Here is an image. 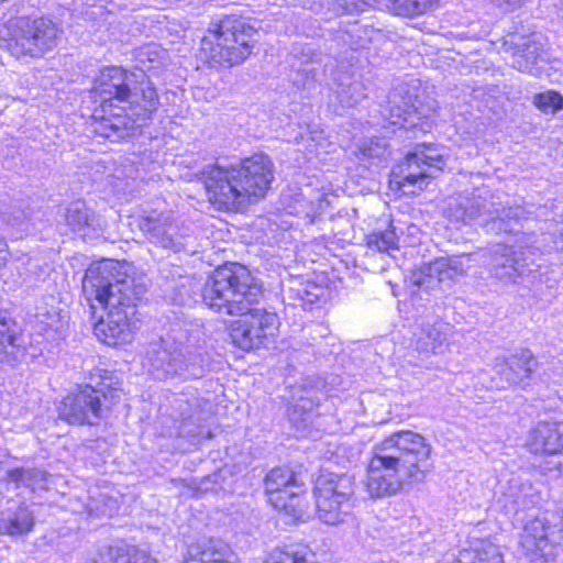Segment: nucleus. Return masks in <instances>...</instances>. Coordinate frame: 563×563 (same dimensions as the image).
Segmentation results:
<instances>
[{"label": "nucleus", "instance_id": "obj_32", "mask_svg": "<svg viewBox=\"0 0 563 563\" xmlns=\"http://www.w3.org/2000/svg\"><path fill=\"white\" fill-rule=\"evenodd\" d=\"M314 553L303 543H290L278 547L269 554L271 563H312Z\"/></svg>", "mask_w": 563, "mask_h": 563}, {"label": "nucleus", "instance_id": "obj_43", "mask_svg": "<svg viewBox=\"0 0 563 563\" xmlns=\"http://www.w3.org/2000/svg\"><path fill=\"white\" fill-rule=\"evenodd\" d=\"M303 71H305L306 74H311V73H312V69H311L310 67H306V68H303Z\"/></svg>", "mask_w": 563, "mask_h": 563}, {"label": "nucleus", "instance_id": "obj_36", "mask_svg": "<svg viewBox=\"0 0 563 563\" xmlns=\"http://www.w3.org/2000/svg\"><path fill=\"white\" fill-rule=\"evenodd\" d=\"M314 402L309 397H299V399L288 409L289 420L298 428L305 429L312 417Z\"/></svg>", "mask_w": 563, "mask_h": 563}, {"label": "nucleus", "instance_id": "obj_2", "mask_svg": "<svg viewBox=\"0 0 563 563\" xmlns=\"http://www.w3.org/2000/svg\"><path fill=\"white\" fill-rule=\"evenodd\" d=\"M261 295V285L239 264L216 269L202 289V299L211 309L240 317L232 323L230 336L244 351L261 346L278 329L276 313L254 307Z\"/></svg>", "mask_w": 563, "mask_h": 563}, {"label": "nucleus", "instance_id": "obj_27", "mask_svg": "<svg viewBox=\"0 0 563 563\" xmlns=\"http://www.w3.org/2000/svg\"><path fill=\"white\" fill-rule=\"evenodd\" d=\"M145 558L144 551H140L122 540L104 547L99 554V560L103 563H139Z\"/></svg>", "mask_w": 563, "mask_h": 563}, {"label": "nucleus", "instance_id": "obj_30", "mask_svg": "<svg viewBox=\"0 0 563 563\" xmlns=\"http://www.w3.org/2000/svg\"><path fill=\"white\" fill-rule=\"evenodd\" d=\"M66 222L74 232L82 235L87 234L88 229L97 231L100 228L99 219L81 201H75L69 205L66 211Z\"/></svg>", "mask_w": 563, "mask_h": 563}, {"label": "nucleus", "instance_id": "obj_7", "mask_svg": "<svg viewBox=\"0 0 563 563\" xmlns=\"http://www.w3.org/2000/svg\"><path fill=\"white\" fill-rule=\"evenodd\" d=\"M448 217L455 222L470 224L474 221L487 228L488 232L514 233L519 231V220L525 217V209L517 207L496 208L492 202L487 207L482 196L463 197L451 202L448 207Z\"/></svg>", "mask_w": 563, "mask_h": 563}, {"label": "nucleus", "instance_id": "obj_41", "mask_svg": "<svg viewBox=\"0 0 563 563\" xmlns=\"http://www.w3.org/2000/svg\"><path fill=\"white\" fill-rule=\"evenodd\" d=\"M95 375H98L101 379H103V378H106L107 371L96 369V374Z\"/></svg>", "mask_w": 563, "mask_h": 563}, {"label": "nucleus", "instance_id": "obj_33", "mask_svg": "<svg viewBox=\"0 0 563 563\" xmlns=\"http://www.w3.org/2000/svg\"><path fill=\"white\" fill-rule=\"evenodd\" d=\"M13 321L0 312V363H11L16 360L19 346L15 343Z\"/></svg>", "mask_w": 563, "mask_h": 563}, {"label": "nucleus", "instance_id": "obj_19", "mask_svg": "<svg viewBox=\"0 0 563 563\" xmlns=\"http://www.w3.org/2000/svg\"><path fill=\"white\" fill-rule=\"evenodd\" d=\"M439 0H336L343 13L353 14L364 11L366 7L385 5L396 15L415 16L432 9Z\"/></svg>", "mask_w": 563, "mask_h": 563}, {"label": "nucleus", "instance_id": "obj_38", "mask_svg": "<svg viewBox=\"0 0 563 563\" xmlns=\"http://www.w3.org/2000/svg\"><path fill=\"white\" fill-rule=\"evenodd\" d=\"M362 159L366 158H385L387 154V145L384 139H371L358 146Z\"/></svg>", "mask_w": 563, "mask_h": 563}, {"label": "nucleus", "instance_id": "obj_13", "mask_svg": "<svg viewBox=\"0 0 563 563\" xmlns=\"http://www.w3.org/2000/svg\"><path fill=\"white\" fill-rule=\"evenodd\" d=\"M145 361L148 371L157 379L181 376L189 366L183 344L169 334L150 344Z\"/></svg>", "mask_w": 563, "mask_h": 563}, {"label": "nucleus", "instance_id": "obj_12", "mask_svg": "<svg viewBox=\"0 0 563 563\" xmlns=\"http://www.w3.org/2000/svg\"><path fill=\"white\" fill-rule=\"evenodd\" d=\"M106 383L97 384V387L87 385L76 394L68 395L59 406L60 419L70 424H97L102 418L103 406L101 396H104Z\"/></svg>", "mask_w": 563, "mask_h": 563}, {"label": "nucleus", "instance_id": "obj_24", "mask_svg": "<svg viewBox=\"0 0 563 563\" xmlns=\"http://www.w3.org/2000/svg\"><path fill=\"white\" fill-rule=\"evenodd\" d=\"M451 332L450 323L441 320L423 325L417 334L416 350L424 355L442 354L449 345Z\"/></svg>", "mask_w": 563, "mask_h": 563}, {"label": "nucleus", "instance_id": "obj_9", "mask_svg": "<svg viewBox=\"0 0 563 563\" xmlns=\"http://www.w3.org/2000/svg\"><path fill=\"white\" fill-rule=\"evenodd\" d=\"M58 34L57 25L48 19H20L13 24L8 49L16 58L38 57L56 46Z\"/></svg>", "mask_w": 563, "mask_h": 563}, {"label": "nucleus", "instance_id": "obj_21", "mask_svg": "<svg viewBox=\"0 0 563 563\" xmlns=\"http://www.w3.org/2000/svg\"><path fill=\"white\" fill-rule=\"evenodd\" d=\"M505 44L514 46L512 66L519 71L532 73L539 60L543 59L544 38L540 33L510 35Z\"/></svg>", "mask_w": 563, "mask_h": 563}, {"label": "nucleus", "instance_id": "obj_37", "mask_svg": "<svg viewBox=\"0 0 563 563\" xmlns=\"http://www.w3.org/2000/svg\"><path fill=\"white\" fill-rule=\"evenodd\" d=\"M532 104L544 114H554L563 109V96L555 90L536 93Z\"/></svg>", "mask_w": 563, "mask_h": 563}, {"label": "nucleus", "instance_id": "obj_35", "mask_svg": "<svg viewBox=\"0 0 563 563\" xmlns=\"http://www.w3.org/2000/svg\"><path fill=\"white\" fill-rule=\"evenodd\" d=\"M366 241L368 249L373 251L389 254L391 251L398 250L399 239L393 225L384 231L379 230L368 234Z\"/></svg>", "mask_w": 563, "mask_h": 563}, {"label": "nucleus", "instance_id": "obj_25", "mask_svg": "<svg viewBox=\"0 0 563 563\" xmlns=\"http://www.w3.org/2000/svg\"><path fill=\"white\" fill-rule=\"evenodd\" d=\"M229 545L218 539H202L188 548V559L184 563H230Z\"/></svg>", "mask_w": 563, "mask_h": 563}, {"label": "nucleus", "instance_id": "obj_23", "mask_svg": "<svg viewBox=\"0 0 563 563\" xmlns=\"http://www.w3.org/2000/svg\"><path fill=\"white\" fill-rule=\"evenodd\" d=\"M49 485V475L41 468H14L7 473L4 481L0 479V494L16 490L21 487L31 493L46 490Z\"/></svg>", "mask_w": 563, "mask_h": 563}, {"label": "nucleus", "instance_id": "obj_20", "mask_svg": "<svg viewBox=\"0 0 563 563\" xmlns=\"http://www.w3.org/2000/svg\"><path fill=\"white\" fill-rule=\"evenodd\" d=\"M489 272L498 279L515 283L526 271L522 253L512 246L498 244L487 253Z\"/></svg>", "mask_w": 563, "mask_h": 563}, {"label": "nucleus", "instance_id": "obj_6", "mask_svg": "<svg viewBox=\"0 0 563 563\" xmlns=\"http://www.w3.org/2000/svg\"><path fill=\"white\" fill-rule=\"evenodd\" d=\"M255 30L247 22L227 16L201 40V58L211 67H232L251 54Z\"/></svg>", "mask_w": 563, "mask_h": 563}, {"label": "nucleus", "instance_id": "obj_3", "mask_svg": "<svg viewBox=\"0 0 563 563\" xmlns=\"http://www.w3.org/2000/svg\"><path fill=\"white\" fill-rule=\"evenodd\" d=\"M140 76L142 80L132 91L135 74L115 66L101 71L95 87L100 100V107L92 114L95 133L112 142L123 140L156 112L159 106L156 89L143 73Z\"/></svg>", "mask_w": 563, "mask_h": 563}, {"label": "nucleus", "instance_id": "obj_28", "mask_svg": "<svg viewBox=\"0 0 563 563\" xmlns=\"http://www.w3.org/2000/svg\"><path fill=\"white\" fill-rule=\"evenodd\" d=\"M33 527V512L24 506H20L14 511H9L0 520V531L12 537L26 534L32 531Z\"/></svg>", "mask_w": 563, "mask_h": 563}, {"label": "nucleus", "instance_id": "obj_17", "mask_svg": "<svg viewBox=\"0 0 563 563\" xmlns=\"http://www.w3.org/2000/svg\"><path fill=\"white\" fill-rule=\"evenodd\" d=\"M537 367L538 362L529 350L517 351L507 358H497L494 368L500 378L493 387L504 389L511 385H520Z\"/></svg>", "mask_w": 563, "mask_h": 563}, {"label": "nucleus", "instance_id": "obj_16", "mask_svg": "<svg viewBox=\"0 0 563 563\" xmlns=\"http://www.w3.org/2000/svg\"><path fill=\"white\" fill-rule=\"evenodd\" d=\"M549 521L543 517L529 520L521 536V545L531 562L555 560L556 547L549 540Z\"/></svg>", "mask_w": 563, "mask_h": 563}, {"label": "nucleus", "instance_id": "obj_42", "mask_svg": "<svg viewBox=\"0 0 563 563\" xmlns=\"http://www.w3.org/2000/svg\"><path fill=\"white\" fill-rule=\"evenodd\" d=\"M317 298H318V296H317V295H316V296H313V297H311V294L307 292V299H306V300H307L309 303H312Z\"/></svg>", "mask_w": 563, "mask_h": 563}, {"label": "nucleus", "instance_id": "obj_34", "mask_svg": "<svg viewBox=\"0 0 563 563\" xmlns=\"http://www.w3.org/2000/svg\"><path fill=\"white\" fill-rule=\"evenodd\" d=\"M299 492L300 488L296 492H290L286 500L284 496H276V499H273V506L285 510L286 514L292 516L296 520L305 521L309 518V511L307 504L299 496Z\"/></svg>", "mask_w": 563, "mask_h": 563}, {"label": "nucleus", "instance_id": "obj_10", "mask_svg": "<svg viewBox=\"0 0 563 563\" xmlns=\"http://www.w3.org/2000/svg\"><path fill=\"white\" fill-rule=\"evenodd\" d=\"M443 167V155L437 148L424 147L423 151L407 154L404 162L393 169L390 185L402 195H416L433 177L431 169L439 172Z\"/></svg>", "mask_w": 563, "mask_h": 563}, {"label": "nucleus", "instance_id": "obj_11", "mask_svg": "<svg viewBox=\"0 0 563 563\" xmlns=\"http://www.w3.org/2000/svg\"><path fill=\"white\" fill-rule=\"evenodd\" d=\"M437 114L435 101L422 102L418 97H404L401 90L394 91L387 101L383 115L387 124L398 126L401 131L431 130Z\"/></svg>", "mask_w": 563, "mask_h": 563}, {"label": "nucleus", "instance_id": "obj_1", "mask_svg": "<svg viewBox=\"0 0 563 563\" xmlns=\"http://www.w3.org/2000/svg\"><path fill=\"white\" fill-rule=\"evenodd\" d=\"M130 266L112 260L92 263L82 278V294L91 308L97 301L107 312L95 325L96 335L109 345L131 342L140 328L137 303L146 291Z\"/></svg>", "mask_w": 563, "mask_h": 563}, {"label": "nucleus", "instance_id": "obj_8", "mask_svg": "<svg viewBox=\"0 0 563 563\" xmlns=\"http://www.w3.org/2000/svg\"><path fill=\"white\" fill-rule=\"evenodd\" d=\"M354 489V478L347 474H320L314 486L318 518L327 525L343 523L352 510Z\"/></svg>", "mask_w": 563, "mask_h": 563}, {"label": "nucleus", "instance_id": "obj_4", "mask_svg": "<svg viewBox=\"0 0 563 563\" xmlns=\"http://www.w3.org/2000/svg\"><path fill=\"white\" fill-rule=\"evenodd\" d=\"M431 445L413 431L402 430L376 443L367 463L365 489L371 498L380 499L400 493L405 484L423 477V463Z\"/></svg>", "mask_w": 563, "mask_h": 563}, {"label": "nucleus", "instance_id": "obj_18", "mask_svg": "<svg viewBox=\"0 0 563 563\" xmlns=\"http://www.w3.org/2000/svg\"><path fill=\"white\" fill-rule=\"evenodd\" d=\"M526 448L536 455H555L563 451V423L542 420L528 432Z\"/></svg>", "mask_w": 563, "mask_h": 563}, {"label": "nucleus", "instance_id": "obj_22", "mask_svg": "<svg viewBox=\"0 0 563 563\" xmlns=\"http://www.w3.org/2000/svg\"><path fill=\"white\" fill-rule=\"evenodd\" d=\"M498 493L504 499V506L511 510L525 509L534 503L537 489L529 479L511 474L506 481H500Z\"/></svg>", "mask_w": 563, "mask_h": 563}, {"label": "nucleus", "instance_id": "obj_31", "mask_svg": "<svg viewBox=\"0 0 563 563\" xmlns=\"http://www.w3.org/2000/svg\"><path fill=\"white\" fill-rule=\"evenodd\" d=\"M365 96V86L361 80L349 75H343L339 78L335 98L342 109L358 104Z\"/></svg>", "mask_w": 563, "mask_h": 563}, {"label": "nucleus", "instance_id": "obj_29", "mask_svg": "<svg viewBox=\"0 0 563 563\" xmlns=\"http://www.w3.org/2000/svg\"><path fill=\"white\" fill-rule=\"evenodd\" d=\"M499 563L503 561L501 553L496 544L486 539L474 540L468 549L461 552L457 563Z\"/></svg>", "mask_w": 563, "mask_h": 563}, {"label": "nucleus", "instance_id": "obj_39", "mask_svg": "<svg viewBox=\"0 0 563 563\" xmlns=\"http://www.w3.org/2000/svg\"><path fill=\"white\" fill-rule=\"evenodd\" d=\"M497 7L505 11H514L522 7L528 0H490Z\"/></svg>", "mask_w": 563, "mask_h": 563}, {"label": "nucleus", "instance_id": "obj_26", "mask_svg": "<svg viewBox=\"0 0 563 563\" xmlns=\"http://www.w3.org/2000/svg\"><path fill=\"white\" fill-rule=\"evenodd\" d=\"M299 488L295 475L289 468L277 467L266 475L265 489L272 504L276 496H284L286 500L290 492H296Z\"/></svg>", "mask_w": 563, "mask_h": 563}, {"label": "nucleus", "instance_id": "obj_14", "mask_svg": "<svg viewBox=\"0 0 563 563\" xmlns=\"http://www.w3.org/2000/svg\"><path fill=\"white\" fill-rule=\"evenodd\" d=\"M139 228L156 246L174 253L188 249L190 236L175 223L170 212L146 213L140 218Z\"/></svg>", "mask_w": 563, "mask_h": 563}, {"label": "nucleus", "instance_id": "obj_40", "mask_svg": "<svg viewBox=\"0 0 563 563\" xmlns=\"http://www.w3.org/2000/svg\"><path fill=\"white\" fill-rule=\"evenodd\" d=\"M7 253H8V244L4 239L0 238V260H4Z\"/></svg>", "mask_w": 563, "mask_h": 563}, {"label": "nucleus", "instance_id": "obj_15", "mask_svg": "<svg viewBox=\"0 0 563 563\" xmlns=\"http://www.w3.org/2000/svg\"><path fill=\"white\" fill-rule=\"evenodd\" d=\"M471 266L472 255L470 254L438 257L420 267L419 273L413 275L415 284L424 288H434L442 283L463 276Z\"/></svg>", "mask_w": 563, "mask_h": 563}, {"label": "nucleus", "instance_id": "obj_5", "mask_svg": "<svg viewBox=\"0 0 563 563\" xmlns=\"http://www.w3.org/2000/svg\"><path fill=\"white\" fill-rule=\"evenodd\" d=\"M202 176L212 205L220 210H241L266 195L274 179L273 163L265 154H254L230 167L208 166Z\"/></svg>", "mask_w": 563, "mask_h": 563}]
</instances>
